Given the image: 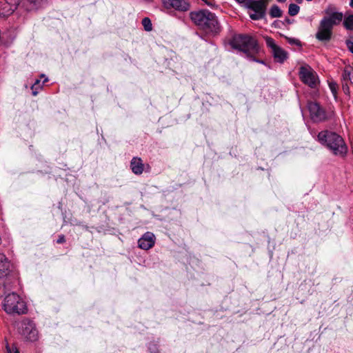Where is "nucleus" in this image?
Segmentation results:
<instances>
[{
  "label": "nucleus",
  "mask_w": 353,
  "mask_h": 353,
  "mask_svg": "<svg viewBox=\"0 0 353 353\" xmlns=\"http://www.w3.org/2000/svg\"><path fill=\"white\" fill-rule=\"evenodd\" d=\"M329 88L333 94V95L336 97V95L337 94V90H338V85L334 81H330L329 82Z\"/></svg>",
  "instance_id": "obj_23"
},
{
  "label": "nucleus",
  "mask_w": 353,
  "mask_h": 353,
  "mask_svg": "<svg viewBox=\"0 0 353 353\" xmlns=\"http://www.w3.org/2000/svg\"><path fill=\"white\" fill-rule=\"evenodd\" d=\"M317 138L318 141L328 148L333 154L340 157L346 155L347 147L343 139L336 132L323 130L318 134Z\"/></svg>",
  "instance_id": "obj_2"
},
{
  "label": "nucleus",
  "mask_w": 353,
  "mask_h": 353,
  "mask_svg": "<svg viewBox=\"0 0 353 353\" xmlns=\"http://www.w3.org/2000/svg\"><path fill=\"white\" fill-rule=\"evenodd\" d=\"M279 2H285L286 0H278Z\"/></svg>",
  "instance_id": "obj_33"
},
{
  "label": "nucleus",
  "mask_w": 353,
  "mask_h": 353,
  "mask_svg": "<svg viewBox=\"0 0 353 353\" xmlns=\"http://www.w3.org/2000/svg\"><path fill=\"white\" fill-rule=\"evenodd\" d=\"M190 17L195 25L207 31H216L218 20L215 14L208 10H201L190 13Z\"/></svg>",
  "instance_id": "obj_5"
},
{
  "label": "nucleus",
  "mask_w": 353,
  "mask_h": 353,
  "mask_svg": "<svg viewBox=\"0 0 353 353\" xmlns=\"http://www.w3.org/2000/svg\"><path fill=\"white\" fill-rule=\"evenodd\" d=\"M289 43H292V44H296V45H300V42L299 40L297 39H289Z\"/></svg>",
  "instance_id": "obj_27"
},
{
  "label": "nucleus",
  "mask_w": 353,
  "mask_h": 353,
  "mask_svg": "<svg viewBox=\"0 0 353 353\" xmlns=\"http://www.w3.org/2000/svg\"><path fill=\"white\" fill-rule=\"evenodd\" d=\"M298 3H301L302 0H296Z\"/></svg>",
  "instance_id": "obj_34"
},
{
  "label": "nucleus",
  "mask_w": 353,
  "mask_h": 353,
  "mask_svg": "<svg viewBox=\"0 0 353 353\" xmlns=\"http://www.w3.org/2000/svg\"><path fill=\"white\" fill-rule=\"evenodd\" d=\"M307 107L310 112V118L314 122H322L327 119L326 111L319 103L316 101H309Z\"/></svg>",
  "instance_id": "obj_9"
},
{
  "label": "nucleus",
  "mask_w": 353,
  "mask_h": 353,
  "mask_svg": "<svg viewBox=\"0 0 353 353\" xmlns=\"http://www.w3.org/2000/svg\"><path fill=\"white\" fill-rule=\"evenodd\" d=\"M342 81L345 85H343V88L345 89V86L348 88L347 83L353 84V67L348 65H346L342 72Z\"/></svg>",
  "instance_id": "obj_14"
},
{
  "label": "nucleus",
  "mask_w": 353,
  "mask_h": 353,
  "mask_svg": "<svg viewBox=\"0 0 353 353\" xmlns=\"http://www.w3.org/2000/svg\"><path fill=\"white\" fill-rule=\"evenodd\" d=\"M18 329L20 334L27 341L33 342L38 339V331L33 321L24 319L20 323Z\"/></svg>",
  "instance_id": "obj_8"
},
{
  "label": "nucleus",
  "mask_w": 353,
  "mask_h": 353,
  "mask_svg": "<svg viewBox=\"0 0 353 353\" xmlns=\"http://www.w3.org/2000/svg\"><path fill=\"white\" fill-rule=\"evenodd\" d=\"M130 167L132 170V160H131L130 162Z\"/></svg>",
  "instance_id": "obj_30"
},
{
  "label": "nucleus",
  "mask_w": 353,
  "mask_h": 353,
  "mask_svg": "<svg viewBox=\"0 0 353 353\" xmlns=\"http://www.w3.org/2000/svg\"><path fill=\"white\" fill-rule=\"evenodd\" d=\"M232 48L242 52L248 58L256 56L261 50L257 41L248 34H236L230 42Z\"/></svg>",
  "instance_id": "obj_3"
},
{
  "label": "nucleus",
  "mask_w": 353,
  "mask_h": 353,
  "mask_svg": "<svg viewBox=\"0 0 353 353\" xmlns=\"http://www.w3.org/2000/svg\"><path fill=\"white\" fill-rule=\"evenodd\" d=\"M154 353H157V352H154Z\"/></svg>",
  "instance_id": "obj_36"
},
{
  "label": "nucleus",
  "mask_w": 353,
  "mask_h": 353,
  "mask_svg": "<svg viewBox=\"0 0 353 353\" xmlns=\"http://www.w3.org/2000/svg\"><path fill=\"white\" fill-rule=\"evenodd\" d=\"M150 167L148 164H144L140 158L134 157V174H141L143 171L149 172Z\"/></svg>",
  "instance_id": "obj_15"
},
{
  "label": "nucleus",
  "mask_w": 353,
  "mask_h": 353,
  "mask_svg": "<svg viewBox=\"0 0 353 353\" xmlns=\"http://www.w3.org/2000/svg\"><path fill=\"white\" fill-rule=\"evenodd\" d=\"M270 15L272 18L281 17L282 11L277 5H273L270 10Z\"/></svg>",
  "instance_id": "obj_18"
},
{
  "label": "nucleus",
  "mask_w": 353,
  "mask_h": 353,
  "mask_svg": "<svg viewBox=\"0 0 353 353\" xmlns=\"http://www.w3.org/2000/svg\"><path fill=\"white\" fill-rule=\"evenodd\" d=\"M141 23L145 31L150 32L152 30V25L151 20L148 17H145L142 19Z\"/></svg>",
  "instance_id": "obj_20"
},
{
  "label": "nucleus",
  "mask_w": 353,
  "mask_h": 353,
  "mask_svg": "<svg viewBox=\"0 0 353 353\" xmlns=\"http://www.w3.org/2000/svg\"><path fill=\"white\" fill-rule=\"evenodd\" d=\"M256 56H254V57H252V58H248L250 61H255V62H257V63H260L261 64H265V62L263 61V60H259V59H257L255 58Z\"/></svg>",
  "instance_id": "obj_26"
},
{
  "label": "nucleus",
  "mask_w": 353,
  "mask_h": 353,
  "mask_svg": "<svg viewBox=\"0 0 353 353\" xmlns=\"http://www.w3.org/2000/svg\"><path fill=\"white\" fill-rule=\"evenodd\" d=\"M84 228L87 230L88 229V226L85 225Z\"/></svg>",
  "instance_id": "obj_35"
},
{
  "label": "nucleus",
  "mask_w": 353,
  "mask_h": 353,
  "mask_svg": "<svg viewBox=\"0 0 353 353\" xmlns=\"http://www.w3.org/2000/svg\"><path fill=\"white\" fill-rule=\"evenodd\" d=\"M301 80L311 88L317 84V77L315 72L309 66H301L299 70Z\"/></svg>",
  "instance_id": "obj_11"
},
{
  "label": "nucleus",
  "mask_w": 353,
  "mask_h": 353,
  "mask_svg": "<svg viewBox=\"0 0 353 353\" xmlns=\"http://www.w3.org/2000/svg\"><path fill=\"white\" fill-rule=\"evenodd\" d=\"M65 242V236L63 234H61L59 236L57 240V243H63Z\"/></svg>",
  "instance_id": "obj_24"
},
{
  "label": "nucleus",
  "mask_w": 353,
  "mask_h": 353,
  "mask_svg": "<svg viewBox=\"0 0 353 353\" xmlns=\"http://www.w3.org/2000/svg\"><path fill=\"white\" fill-rule=\"evenodd\" d=\"M268 4V0H248L246 6L252 12L250 13V17L252 20L263 19L265 17Z\"/></svg>",
  "instance_id": "obj_7"
},
{
  "label": "nucleus",
  "mask_w": 353,
  "mask_h": 353,
  "mask_svg": "<svg viewBox=\"0 0 353 353\" xmlns=\"http://www.w3.org/2000/svg\"><path fill=\"white\" fill-rule=\"evenodd\" d=\"M6 349H7L8 353H12L10 349L8 346L6 347ZM14 353H19V352L17 350H16Z\"/></svg>",
  "instance_id": "obj_28"
},
{
  "label": "nucleus",
  "mask_w": 353,
  "mask_h": 353,
  "mask_svg": "<svg viewBox=\"0 0 353 353\" xmlns=\"http://www.w3.org/2000/svg\"><path fill=\"white\" fill-rule=\"evenodd\" d=\"M48 81V78H45V79H44V81H43V84L46 81Z\"/></svg>",
  "instance_id": "obj_32"
},
{
  "label": "nucleus",
  "mask_w": 353,
  "mask_h": 353,
  "mask_svg": "<svg viewBox=\"0 0 353 353\" xmlns=\"http://www.w3.org/2000/svg\"><path fill=\"white\" fill-rule=\"evenodd\" d=\"M13 12V9L11 6L7 2L1 3L0 4V15L3 17L9 16Z\"/></svg>",
  "instance_id": "obj_17"
},
{
  "label": "nucleus",
  "mask_w": 353,
  "mask_h": 353,
  "mask_svg": "<svg viewBox=\"0 0 353 353\" xmlns=\"http://www.w3.org/2000/svg\"><path fill=\"white\" fill-rule=\"evenodd\" d=\"M238 3H242L246 1V0H236Z\"/></svg>",
  "instance_id": "obj_29"
},
{
  "label": "nucleus",
  "mask_w": 353,
  "mask_h": 353,
  "mask_svg": "<svg viewBox=\"0 0 353 353\" xmlns=\"http://www.w3.org/2000/svg\"><path fill=\"white\" fill-rule=\"evenodd\" d=\"M155 243V237L153 233L146 232L138 241L139 248L148 250L152 248Z\"/></svg>",
  "instance_id": "obj_13"
},
{
  "label": "nucleus",
  "mask_w": 353,
  "mask_h": 353,
  "mask_svg": "<svg viewBox=\"0 0 353 353\" xmlns=\"http://www.w3.org/2000/svg\"><path fill=\"white\" fill-rule=\"evenodd\" d=\"M300 10V7L295 3H290L289 5L288 14L290 16L296 15Z\"/></svg>",
  "instance_id": "obj_19"
},
{
  "label": "nucleus",
  "mask_w": 353,
  "mask_h": 353,
  "mask_svg": "<svg viewBox=\"0 0 353 353\" xmlns=\"http://www.w3.org/2000/svg\"><path fill=\"white\" fill-rule=\"evenodd\" d=\"M343 24L347 29H353V15H350L346 17L343 21Z\"/></svg>",
  "instance_id": "obj_21"
},
{
  "label": "nucleus",
  "mask_w": 353,
  "mask_h": 353,
  "mask_svg": "<svg viewBox=\"0 0 353 353\" xmlns=\"http://www.w3.org/2000/svg\"><path fill=\"white\" fill-rule=\"evenodd\" d=\"M40 81V80L37 79L31 87L32 93L34 96H36L38 94V90L41 88Z\"/></svg>",
  "instance_id": "obj_22"
},
{
  "label": "nucleus",
  "mask_w": 353,
  "mask_h": 353,
  "mask_svg": "<svg viewBox=\"0 0 353 353\" xmlns=\"http://www.w3.org/2000/svg\"><path fill=\"white\" fill-rule=\"evenodd\" d=\"M350 6L353 8V0H351L350 2Z\"/></svg>",
  "instance_id": "obj_31"
},
{
  "label": "nucleus",
  "mask_w": 353,
  "mask_h": 353,
  "mask_svg": "<svg viewBox=\"0 0 353 353\" xmlns=\"http://www.w3.org/2000/svg\"><path fill=\"white\" fill-rule=\"evenodd\" d=\"M162 6L167 10H174L179 12H185L190 9L189 0H161Z\"/></svg>",
  "instance_id": "obj_10"
},
{
  "label": "nucleus",
  "mask_w": 353,
  "mask_h": 353,
  "mask_svg": "<svg viewBox=\"0 0 353 353\" xmlns=\"http://www.w3.org/2000/svg\"><path fill=\"white\" fill-rule=\"evenodd\" d=\"M265 41L267 46L271 48L272 54L277 62L283 63L288 59V52L276 46L273 39L267 37Z\"/></svg>",
  "instance_id": "obj_12"
},
{
  "label": "nucleus",
  "mask_w": 353,
  "mask_h": 353,
  "mask_svg": "<svg viewBox=\"0 0 353 353\" xmlns=\"http://www.w3.org/2000/svg\"><path fill=\"white\" fill-rule=\"evenodd\" d=\"M346 45H347V48L349 49V50L353 53V41H346Z\"/></svg>",
  "instance_id": "obj_25"
},
{
  "label": "nucleus",
  "mask_w": 353,
  "mask_h": 353,
  "mask_svg": "<svg viewBox=\"0 0 353 353\" xmlns=\"http://www.w3.org/2000/svg\"><path fill=\"white\" fill-rule=\"evenodd\" d=\"M42 0H21V4L27 11L37 10L41 5Z\"/></svg>",
  "instance_id": "obj_16"
},
{
  "label": "nucleus",
  "mask_w": 353,
  "mask_h": 353,
  "mask_svg": "<svg viewBox=\"0 0 353 353\" xmlns=\"http://www.w3.org/2000/svg\"><path fill=\"white\" fill-rule=\"evenodd\" d=\"M4 295L6 296L3 307L7 314H23L27 312L28 308L26 302L17 293H10L8 291Z\"/></svg>",
  "instance_id": "obj_6"
},
{
  "label": "nucleus",
  "mask_w": 353,
  "mask_h": 353,
  "mask_svg": "<svg viewBox=\"0 0 353 353\" xmlns=\"http://www.w3.org/2000/svg\"><path fill=\"white\" fill-rule=\"evenodd\" d=\"M16 281L12 264L3 254H0V296L10 291Z\"/></svg>",
  "instance_id": "obj_4"
},
{
  "label": "nucleus",
  "mask_w": 353,
  "mask_h": 353,
  "mask_svg": "<svg viewBox=\"0 0 353 353\" xmlns=\"http://www.w3.org/2000/svg\"><path fill=\"white\" fill-rule=\"evenodd\" d=\"M325 13L327 16L321 19L316 34V38L321 41L330 40L333 26L340 23L343 17L341 12L334 11L332 7H329Z\"/></svg>",
  "instance_id": "obj_1"
}]
</instances>
